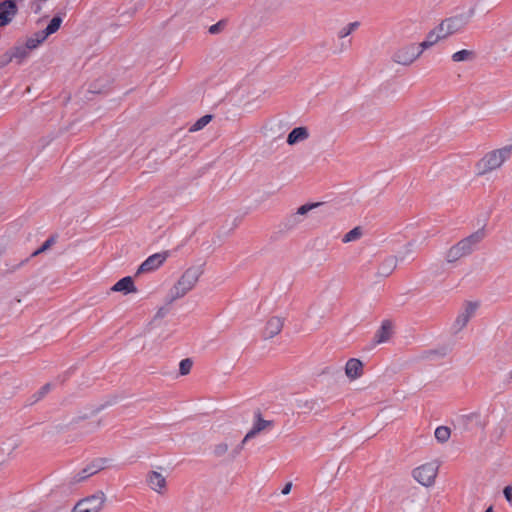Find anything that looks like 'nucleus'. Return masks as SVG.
<instances>
[{
    "instance_id": "2f4dec72",
    "label": "nucleus",
    "mask_w": 512,
    "mask_h": 512,
    "mask_svg": "<svg viewBox=\"0 0 512 512\" xmlns=\"http://www.w3.org/2000/svg\"><path fill=\"white\" fill-rule=\"evenodd\" d=\"M358 26L359 22L349 23L338 31V37L343 39L349 36Z\"/></svg>"
},
{
    "instance_id": "1a4fd4ad",
    "label": "nucleus",
    "mask_w": 512,
    "mask_h": 512,
    "mask_svg": "<svg viewBox=\"0 0 512 512\" xmlns=\"http://www.w3.org/2000/svg\"><path fill=\"white\" fill-rule=\"evenodd\" d=\"M285 319L281 316H270L262 329L264 340H270L280 334L283 329Z\"/></svg>"
},
{
    "instance_id": "f03ea898",
    "label": "nucleus",
    "mask_w": 512,
    "mask_h": 512,
    "mask_svg": "<svg viewBox=\"0 0 512 512\" xmlns=\"http://www.w3.org/2000/svg\"><path fill=\"white\" fill-rule=\"evenodd\" d=\"M485 232L482 229H479L469 236L461 239L452 247H450L446 254L445 260L449 264L456 263L460 259L469 256L473 253L479 243L484 239Z\"/></svg>"
},
{
    "instance_id": "dca6fc26",
    "label": "nucleus",
    "mask_w": 512,
    "mask_h": 512,
    "mask_svg": "<svg viewBox=\"0 0 512 512\" xmlns=\"http://www.w3.org/2000/svg\"><path fill=\"white\" fill-rule=\"evenodd\" d=\"M460 29V23L455 19H446L437 26V32L445 39Z\"/></svg>"
},
{
    "instance_id": "cd10ccee",
    "label": "nucleus",
    "mask_w": 512,
    "mask_h": 512,
    "mask_svg": "<svg viewBox=\"0 0 512 512\" xmlns=\"http://www.w3.org/2000/svg\"><path fill=\"white\" fill-rule=\"evenodd\" d=\"M396 268V260L390 259L384 262L378 269V274L380 276H388L392 273V271Z\"/></svg>"
},
{
    "instance_id": "5701e85b",
    "label": "nucleus",
    "mask_w": 512,
    "mask_h": 512,
    "mask_svg": "<svg viewBox=\"0 0 512 512\" xmlns=\"http://www.w3.org/2000/svg\"><path fill=\"white\" fill-rule=\"evenodd\" d=\"M20 439L17 436L7 437L4 443V452L9 457L19 447Z\"/></svg>"
},
{
    "instance_id": "79ce46f5",
    "label": "nucleus",
    "mask_w": 512,
    "mask_h": 512,
    "mask_svg": "<svg viewBox=\"0 0 512 512\" xmlns=\"http://www.w3.org/2000/svg\"><path fill=\"white\" fill-rule=\"evenodd\" d=\"M349 46L345 45L344 43L341 44V47L336 53H344L348 50Z\"/></svg>"
},
{
    "instance_id": "4be33fe9",
    "label": "nucleus",
    "mask_w": 512,
    "mask_h": 512,
    "mask_svg": "<svg viewBox=\"0 0 512 512\" xmlns=\"http://www.w3.org/2000/svg\"><path fill=\"white\" fill-rule=\"evenodd\" d=\"M435 439L440 444H445L451 437V429L447 426H438L434 431Z\"/></svg>"
},
{
    "instance_id": "6e6552de",
    "label": "nucleus",
    "mask_w": 512,
    "mask_h": 512,
    "mask_svg": "<svg viewBox=\"0 0 512 512\" xmlns=\"http://www.w3.org/2000/svg\"><path fill=\"white\" fill-rule=\"evenodd\" d=\"M105 459H98L69 478L70 485L79 484L105 468Z\"/></svg>"
},
{
    "instance_id": "72a5a7b5",
    "label": "nucleus",
    "mask_w": 512,
    "mask_h": 512,
    "mask_svg": "<svg viewBox=\"0 0 512 512\" xmlns=\"http://www.w3.org/2000/svg\"><path fill=\"white\" fill-rule=\"evenodd\" d=\"M22 304L20 298H15L7 303V311L10 314H16L19 311V307Z\"/></svg>"
},
{
    "instance_id": "a211bd4d",
    "label": "nucleus",
    "mask_w": 512,
    "mask_h": 512,
    "mask_svg": "<svg viewBox=\"0 0 512 512\" xmlns=\"http://www.w3.org/2000/svg\"><path fill=\"white\" fill-rule=\"evenodd\" d=\"M392 335V324L389 321H384L375 334V342L377 344L387 342Z\"/></svg>"
},
{
    "instance_id": "c85d7f7f",
    "label": "nucleus",
    "mask_w": 512,
    "mask_h": 512,
    "mask_svg": "<svg viewBox=\"0 0 512 512\" xmlns=\"http://www.w3.org/2000/svg\"><path fill=\"white\" fill-rule=\"evenodd\" d=\"M212 120L211 115H204L199 118L190 128L191 132H196L203 129Z\"/></svg>"
},
{
    "instance_id": "37998d69",
    "label": "nucleus",
    "mask_w": 512,
    "mask_h": 512,
    "mask_svg": "<svg viewBox=\"0 0 512 512\" xmlns=\"http://www.w3.org/2000/svg\"><path fill=\"white\" fill-rule=\"evenodd\" d=\"M218 31V25H212L210 28H209V32L210 33H216Z\"/></svg>"
},
{
    "instance_id": "aec40b11",
    "label": "nucleus",
    "mask_w": 512,
    "mask_h": 512,
    "mask_svg": "<svg viewBox=\"0 0 512 512\" xmlns=\"http://www.w3.org/2000/svg\"><path fill=\"white\" fill-rule=\"evenodd\" d=\"M98 408H87L84 410L77 411L70 420L71 424H79L80 422L91 418L96 415L98 412Z\"/></svg>"
},
{
    "instance_id": "a18cd8bd",
    "label": "nucleus",
    "mask_w": 512,
    "mask_h": 512,
    "mask_svg": "<svg viewBox=\"0 0 512 512\" xmlns=\"http://www.w3.org/2000/svg\"><path fill=\"white\" fill-rule=\"evenodd\" d=\"M485 512H494L493 507H492V506L488 507V508L485 510Z\"/></svg>"
},
{
    "instance_id": "4c0bfd02",
    "label": "nucleus",
    "mask_w": 512,
    "mask_h": 512,
    "mask_svg": "<svg viewBox=\"0 0 512 512\" xmlns=\"http://www.w3.org/2000/svg\"><path fill=\"white\" fill-rule=\"evenodd\" d=\"M503 494L507 501H512V486H506L503 490Z\"/></svg>"
},
{
    "instance_id": "f257e3e1",
    "label": "nucleus",
    "mask_w": 512,
    "mask_h": 512,
    "mask_svg": "<svg viewBox=\"0 0 512 512\" xmlns=\"http://www.w3.org/2000/svg\"><path fill=\"white\" fill-rule=\"evenodd\" d=\"M512 155V145H505L486 152L475 164V175L478 178L498 171Z\"/></svg>"
},
{
    "instance_id": "a19ab883",
    "label": "nucleus",
    "mask_w": 512,
    "mask_h": 512,
    "mask_svg": "<svg viewBox=\"0 0 512 512\" xmlns=\"http://www.w3.org/2000/svg\"><path fill=\"white\" fill-rule=\"evenodd\" d=\"M165 314H166V310H165L164 308H160V309L157 311V313H156L155 317H156V318H161V317H163Z\"/></svg>"
},
{
    "instance_id": "7c9ffc66",
    "label": "nucleus",
    "mask_w": 512,
    "mask_h": 512,
    "mask_svg": "<svg viewBox=\"0 0 512 512\" xmlns=\"http://www.w3.org/2000/svg\"><path fill=\"white\" fill-rule=\"evenodd\" d=\"M56 240H57V237L56 236H51L49 237L43 244L42 246L37 249L36 251H34L32 253V257H36L38 256L39 254L47 251L48 249H50L55 243H56Z\"/></svg>"
},
{
    "instance_id": "c9c22d12",
    "label": "nucleus",
    "mask_w": 512,
    "mask_h": 512,
    "mask_svg": "<svg viewBox=\"0 0 512 512\" xmlns=\"http://www.w3.org/2000/svg\"><path fill=\"white\" fill-rule=\"evenodd\" d=\"M478 308V304L474 302H469L466 304L463 314L467 316L469 319L474 315Z\"/></svg>"
},
{
    "instance_id": "20e7f679",
    "label": "nucleus",
    "mask_w": 512,
    "mask_h": 512,
    "mask_svg": "<svg viewBox=\"0 0 512 512\" xmlns=\"http://www.w3.org/2000/svg\"><path fill=\"white\" fill-rule=\"evenodd\" d=\"M440 462L436 459L417 465L411 472L413 480L419 485L430 488L436 483Z\"/></svg>"
},
{
    "instance_id": "393cba45",
    "label": "nucleus",
    "mask_w": 512,
    "mask_h": 512,
    "mask_svg": "<svg viewBox=\"0 0 512 512\" xmlns=\"http://www.w3.org/2000/svg\"><path fill=\"white\" fill-rule=\"evenodd\" d=\"M46 39L47 38L42 33V31H38L32 37L27 39L26 45L30 50H33L37 48L41 43H43Z\"/></svg>"
},
{
    "instance_id": "ddd939ff",
    "label": "nucleus",
    "mask_w": 512,
    "mask_h": 512,
    "mask_svg": "<svg viewBox=\"0 0 512 512\" xmlns=\"http://www.w3.org/2000/svg\"><path fill=\"white\" fill-rule=\"evenodd\" d=\"M147 481L153 491L159 494L164 492L166 488V478L160 472L151 471L147 476Z\"/></svg>"
},
{
    "instance_id": "0eeeda50",
    "label": "nucleus",
    "mask_w": 512,
    "mask_h": 512,
    "mask_svg": "<svg viewBox=\"0 0 512 512\" xmlns=\"http://www.w3.org/2000/svg\"><path fill=\"white\" fill-rule=\"evenodd\" d=\"M106 495L99 491L76 503L73 512H100L105 504Z\"/></svg>"
},
{
    "instance_id": "423d86ee",
    "label": "nucleus",
    "mask_w": 512,
    "mask_h": 512,
    "mask_svg": "<svg viewBox=\"0 0 512 512\" xmlns=\"http://www.w3.org/2000/svg\"><path fill=\"white\" fill-rule=\"evenodd\" d=\"M419 44H409L399 48L393 55V62L403 66L411 65L422 54Z\"/></svg>"
},
{
    "instance_id": "58836bf2",
    "label": "nucleus",
    "mask_w": 512,
    "mask_h": 512,
    "mask_svg": "<svg viewBox=\"0 0 512 512\" xmlns=\"http://www.w3.org/2000/svg\"><path fill=\"white\" fill-rule=\"evenodd\" d=\"M467 418L471 421H475V422H480V414L478 413H472L470 415L467 416Z\"/></svg>"
},
{
    "instance_id": "f704fd0d",
    "label": "nucleus",
    "mask_w": 512,
    "mask_h": 512,
    "mask_svg": "<svg viewBox=\"0 0 512 512\" xmlns=\"http://www.w3.org/2000/svg\"><path fill=\"white\" fill-rule=\"evenodd\" d=\"M193 362L189 358L183 359L179 364V371L181 375H187L191 368H192Z\"/></svg>"
},
{
    "instance_id": "39448f33",
    "label": "nucleus",
    "mask_w": 512,
    "mask_h": 512,
    "mask_svg": "<svg viewBox=\"0 0 512 512\" xmlns=\"http://www.w3.org/2000/svg\"><path fill=\"white\" fill-rule=\"evenodd\" d=\"M256 420L253 424V427L247 432V434L244 436L243 440L240 444L236 445L234 449L231 451V457L236 458L243 450L244 445L256 435L261 433L262 431L272 427L273 422L270 420H265L262 418L261 414H256Z\"/></svg>"
},
{
    "instance_id": "e433bc0d",
    "label": "nucleus",
    "mask_w": 512,
    "mask_h": 512,
    "mask_svg": "<svg viewBox=\"0 0 512 512\" xmlns=\"http://www.w3.org/2000/svg\"><path fill=\"white\" fill-rule=\"evenodd\" d=\"M469 320L470 319L462 313L457 317L455 321V326L458 328V330H461L467 325Z\"/></svg>"
},
{
    "instance_id": "473e14b6",
    "label": "nucleus",
    "mask_w": 512,
    "mask_h": 512,
    "mask_svg": "<svg viewBox=\"0 0 512 512\" xmlns=\"http://www.w3.org/2000/svg\"><path fill=\"white\" fill-rule=\"evenodd\" d=\"M296 407L298 409H302V410H312L313 409V403L311 400L307 399V398H298L296 399Z\"/></svg>"
},
{
    "instance_id": "a878e982",
    "label": "nucleus",
    "mask_w": 512,
    "mask_h": 512,
    "mask_svg": "<svg viewBox=\"0 0 512 512\" xmlns=\"http://www.w3.org/2000/svg\"><path fill=\"white\" fill-rule=\"evenodd\" d=\"M31 50L27 47L25 44L24 46L16 47L10 57L9 61H12L13 59H17L18 62H21L23 59H25Z\"/></svg>"
},
{
    "instance_id": "f8f14e48",
    "label": "nucleus",
    "mask_w": 512,
    "mask_h": 512,
    "mask_svg": "<svg viewBox=\"0 0 512 512\" xmlns=\"http://www.w3.org/2000/svg\"><path fill=\"white\" fill-rule=\"evenodd\" d=\"M320 203H307L297 208L296 212L290 215L288 222L289 227H295L302 223L301 217L305 216L308 212L318 207Z\"/></svg>"
},
{
    "instance_id": "4468645a",
    "label": "nucleus",
    "mask_w": 512,
    "mask_h": 512,
    "mask_svg": "<svg viewBox=\"0 0 512 512\" xmlns=\"http://www.w3.org/2000/svg\"><path fill=\"white\" fill-rule=\"evenodd\" d=\"M112 292H121L125 295L130 293H136L137 288L134 284L132 277L127 276L117 281L112 287Z\"/></svg>"
},
{
    "instance_id": "c756f323",
    "label": "nucleus",
    "mask_w": 512,
    "mask_h": 512,
    "mask_svg": "<svg viewBox=\"0 0 512 512\" xmlns=\"http://www.w3.org/2000/svg\"><path fill=\"white\" fill-rule=\"evenodd\" d=\"M362 236V230L360 227H355L352 230H350L345 236L343 237L344 243H349L355 240H358Z\"/></svg>"
},
{
    "instance_id": "6ab92c4d",
    "label": "nucleus",
    "mask_w": 512,
    "mask_h": 512,
    "mask_svg": "<svg viewBox=\"0 0 512 512\" xmlns=\"http://www.w3.org/2000/svg\"><path fill=\"white\" fill-rule=\"evenodd\" d=\"M233 449L234 448H232V449L230 448L229 443L226 440H223V441H219L218 443H216L213 446L212 454L216 458H222L224 456H228L229 459H233L230 454Z\"/></svg>"
},
{
    "instance_id": "49530a36",
    "label": "nucleus",
    "mask_w": 512,
    "mask_h": 512,
    "mask_svg": "<svg viewBox=\"0 0 512 512\" xmlns=\"http://www.w3.org/2000/svg\"><path fill=\"white\" fill-rule=\"evenodd\" d=\"M100 425H101V420H98V421L96 422V427H99Z\"/></svg>"
},
{
    "instance_id": "9d476101",
    "label": "nucleus",
    "mask_w": 512,
    "mask_h": 512,
    "mask_svg": "<svg viewBox=\"0 0 512 512\" xmlns=\"http://www.w3.org/2000/svg\"><path fill=\"white\" fill-rule=\"evenodd\" d=\"M166 260V255L156 253L148 257L137 269L136 275L147 273L158 269Z\"/></svg>"
},
{
    "instance_id": "2eb2a0df",
    "label": "nucleus",
    "mask_w": 512,
    "mask_h": 512,
    "mask_svg": "<svg viewBox=\"0 0 512 512\" xmlns=\"http://www.w3.org/2000/svg\"><path fill=\"white\" fill-rule=\"evenodd\" d=\"M363 373V364L359 359L351 358L345 365V374L350 380H356Z\"/></svg>"
},
{
    "instance_id": "ea45409f",
    "label": "nucleus",
    "mask_w": 512,
    "mask_h": 512,
    "mask_svg": "<svg viewBox=\"0 0 512 512\" xmlns=\"http://www.w3.org/2000/svg\"><path fill=\"white\" fill-rule=\"evenodd\" d=\"M291 488H292V483H290V482H289V483H286V484H285V486H284V488L282 489V494H283V495H287V494H289V493H290V491H291Z\"/></svg>"
},
{
    "instance_id": "7ed1b4c3",
    "label": "nucleus",
    "mask_w": 512,
    "mask_h": 512,
    "mask_svg": "<svg viewBox=\"0 0 512 512\" xmlns=\"http://www.w3.org/2000/svg\"><path fill=\"white\" fill-rule=\"evenodd\" d=\"M201 274L202 270L200 267L193 266L186 269L171 288L168 295V303L171 304L189 293L198 283Z\"/></svg>"
},
{
    "instance_id": "c03bdc74",
    "label": "nucleus",
    "mask_w": 512,
    "mask_h": 512,
    "mask_svg": "<svg viewBox=\"0 0 512 512\" xmlns=\"http://www.w3.org/2000/svg\"><path fill=\"white\" fill-rule=\"evenodd\" d=\"M16 267L14 266H9L8 264H6V271L7 272H13L15 270Z\"/></svg>"
},
{
    "instance_id": "f3484780",
    "label": "nucleus",
    "mask_w": 512,
    "mask_h": 512,
    "mask_svg": "<svg viewBox=\"0 0 512 512\" xmlns=\"http://www.w3.org/2000/svg\"><path fill=\"white\" fill-rule=\"evenodd\" d=\"M17 14V6L13 0L2 2V26L9 24Z\"/></svg>"
},
{
    "instance_id": "412c9836",
    "label": "nucleus",
    "mask_w": 512,
    "mask_h": 512,
    "mask_svg": "<svg viewBox=\"0 0 512 512\" xmlns=\"http://www.w3.org/2000/svg\"><path fill=\"white\" fill-rule=\"evenodd\" d=\"M442 39L443 38L441 34L437 32V27H435L428 33L426 40L420 43L419 46L421 47L422 51H424L425 49L430 48L431 46H433Z\"/></svg>"
},
{
    "instance_id": "b1692460",
    "label": "nucleus",
    "mask_w": 512,
    "mask_h": 512,
    "mask_svg": "<svg viewBox=\"0 0 512 512\" xmlns=\"http://www.w3.org/2000/svg\"><path fill=\"white\" fill-rule=\"evenodd\" d=\"M62 24V18L59 16H55L52 18L48 26L42 30V33L48 38L50 35L57 32Z\"/></svg>"
},
{
    "instance_id": "9b49d317",
    "label": "nucleus",
    "mask_w": 512,
    "mask_h": 512,
    "mask_svg": "<svg viewBox=\"0 0 512 512\" xmlns=\"http://www.w3.org/2000/svg\"><path fill=\"white\" fill-rule=\"evenodd\" d=\"M310 131L306 126L295 127L287 136V144L294 146L308 140Z\"/></svg>"
},
{
    "instance_id": "bb28decb",
    "label": "nucleus",
    "mask_w": 512,
    "mask_h": 512,
    "mask_svg": "<svg viewBox=\"0 0 512 512\" xmlns=\"http://www.w3.org/2000/svg\"><path fill=\"white\" fill-rule=\"evenodd\" d=\"M475 58V53L472 50L463 49L458 51L452 55V60L454 62H463V61H471Z\"/></svg>"
}]
</instances>
